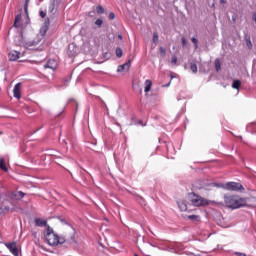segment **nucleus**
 Masks as SVG:
<instances>
[{
    "label": "nucleus",
    "instance_id": "f257e3e1",
    "mask_svg": "<svg viewBox=\"0 0 256 256\" xmlns=\"http://www.w3.org/2000/svg\"><path fill=\"white\" fill-rule=\"evenodd\" d=\"M50 25L51 20L49 18H45L44 23L40 28L39 34H37V36L33 40H25V29H22L20 35L15 36L14 38L15 45H17V47L24 46L26 47V49H29V47H35L36 45H39L41 41H43L45 35H47Z\"/></svg>",
    "mask_w": 256,
    "mask_h": 256
},
{
    "label": "nucleus",
    "instance_id": "f03ea898",
    "mask_svg": "<svg viewBox=\"0 0 256 256\" xmlns=\"http://www.w3.org/2000/svg\"><path fill=\"white\" fill-rule=\"evenodd\" d=\"M224 203L228 209H241V207H251L247 203V199L241 198L237 195H225Z\"/></svg>",
    "mask_w": 256,
    "mask_h": 256
},
{
    "label": "nucleus",
    "instance_id": "7ed1b4c3",
    "mask_svg": "<svg viewBox=\"0 0 256 256\" xmlns=\"http://www.w3.org/2000/svg\"><path fill=\"white\" fill-rule=\"evenodd\" d=\"M45 233L46 242L51 247H57V245H63L65 243V236L57 235L51 226H47Z\"/></svg>",
    "mask_w": 256,
    "mask_h": 256
},
{
    "label": "nucleus",
    "instance_id": "20e7f679",
    "mask_svg": "<svg viewBox=\"0 0 256 256\" xmlns=\"http://www.w3.org/2000/svg\"><path fill=\"white\" fill-rule=\"evenodd\" d=\"M0 195H5L13 207H15V201H21V199L25 197V193L23 191H5L4 187L0 188Z\"/></svg>",
    "mask_w": 256,
    "mask_h": 256
},
{
    "label": "nucleus",
    "instance_id": "39448f33",
    "mask_svg": "<svg viewBox=\"0 0 256 256\" xmlns=\"http://www.w3.org/2000/svg\"><path fill=\"white\" fill-rule=\"evenodd\" d=\"M193 198L191 199V204L194 207H207V205H211V201L205 199L202 196H199L195 193H192Z\"/></svg>",
    "mask_w": 256,
    "mask_h": 256
},
{
    "label": "nucleus",
    "instance_id": "423d86ee",
    "mask_svg": "<svg viewBox=\"0 0 256 256\" xmlns=\"http://www.w3.org/2000/svg\"><path fill=\"white\" fill-rule=\"evenodd\" d=\"M224 189L225 191H243V185L239 182H227Z\"/></svg>",
    "mask_w": 256,
    "mask_h": 256
},
{
    "label": "nucleus",
    "instance_id": "0eeeda50",
    "mask_svg": "<svg viewBox=\"0 0 256 256\" xmlns=\"http://www.w3.org/2000/svg\"><path fill=\"white\" fill-rule=\"evenodd\" d=\"M5 246L10 251V253H12L13 256H19V249L17 248L16 242L6 243Z\"/></svg>",
    "mask_w": 256,
    "mask_h": 256
},
{
    "label": "nucleus",
    "instance_id": "6e6552de",
    "mask_svg": "<svg viewBox=\"0 0 256 256\" xmlns=\"http://www.w3.org/2000/svg\"><path fill=\"white\" fill-rule=\"evenodd\" d=\"M22 83L18 82L14 88H13V95L15 97V99H21V87H22Z\"/></svg>",
    "mask_w": 256,
    "mask_h": 256
},
{
    "label": "nucleus",
    "instance_id": "1a4fd4ad",
    "mask_svg": "<svg viewBox=\"0 0 256 256\" xmlns=\"http://www.w3.org/2000/svg\"><path fill=\"white\" fill-rule=\"evenodd\" d=\"M19 57H21V52H19L17 50H11L8 53L9 61H17V59H19Z\"/></svg>",
    "mask_w": 256,
    "mask_h": 256
},
{
    "label": "nucleus",
    "instance_id": "9d476101",
    "mask_svg": "<svg viewBox=\"0 0 256 256\" xmlns=\"http://www.w3.org/2000/svg\"><path fill=\"white\" fill-rule=\"evenodd\" d=\"M130 68H131V60H128L126 63L118 66L117 72L123 73V71H129Z\"/></svg>",
    "mask_w": 256,
    "mask_h": 256
},
{
    "label": "nucleus",
    "instance_id": "9b49d317",
    "mask_svg": "<svg viewBox=\"0 0 256 256\" xmlns=\"http://www.w3.org/2000/svg\"><path fill=\"white\" fill-rule=\"evenodd\" d=\"M44 69H52V71H55V69H57V61L54 59L48 60L47 63L44 64Z\"/></svg>",
    "mask_w": 256,
    "mask_h": 256
},
{
    "label": "nucleus",
    "instance_id": "f8f14e48",
    "mask_svg": "<svg viewBox=\"0 0 256 256\" xmlns=\"http://www.w3.org/2000/svg\"><path fill=\"white\" fill-rule=\"evenodd\" d=\"M35 225L36 227H46V230H47V227H49V225L47 224V220H43L41 218L35 219Z\"/></svg>",
    "mask_w": 256,
    "mask_h": 256
},
{
    "label": "nucleus",
    "instance_id": "ddd939ff",
    "mask_svg": "<svg viewBox=\"0 0 256 256\" xmlns=\"http://www.w3.org/2000/svg\"><path fill=\"white\" fill-rule=\"evenodd\" d=\"M205 187H216V189H225V184L212 182L205 184Z\"/></svg>",
    "mask_w": 256,
    "mask_h": 256
},
{
    "label": "nucleus",
    "instance_id": "4468645a",
    "mask_svg": "<svg viewBox=\"0 0 256 256\" xmlns=\"http://www.w3.org/2000/svg\"><path fill=\"white\" fill-rule=\"evenodd\" d=\"M22 19H23V16H21V14L16 15L13 27H15L16 29H19V27H21Z\"/></svg>",
    "mask_w": 256,
    "mask_h": 256
},
{
    "label": "nucleus",
    "instance_id": "2eb2a0df",
    "mask_svg": "<svg viewBox=\"0 0 256 256\" xmlns=\"http://www.w3.org/2000/svg\"><path fill=\"white\" fill-rule=\"evenodd\" d=\"M186 219H189L190 221H193L194 223H199L201 221V216L200 215H188L186 216Z\"/></svg>",
    "mask_w": 256,
    "mask_h": 256
},
{
    "label": "nucleus",
    "instance_id": "dca6fc26",
    "mask_svg": "<svg viewBox=\"0 0 256 256\" xmlns=\"http://www.w3.org/2000/svg\"><path fill=\"white\" fill-rule=\"evenodd\" d=\"M244 39H245L247 47L249 49H253V43H251V36H249V34H245Z\"/></svg>",
    "mask_w": 256,
    "mask_h": 256
},
{
    "label": "nucleus",
    "instance_id": "f3484780",
    "mask_svg": "<svg viewBox=\"0 0 256 256\" xmlns=\"http://www.w3.org/2000/svg\"><path fill=\"white\" fill-rule=\"evenodd\" d=\"M153 86V82L151 80L145 81V93H149L151 91V87Z\"/></svg>",
    "mask_w": 256,
    "mask_h": 256
},
{
    "label": "nucleus",
    "instance_id": "a211bd4d",
    "mask_svg": "<svg viewBox=\"0 0 256 256\" xmlns=\"http://www.w3.org/2000/svg\"><path fill=\"white\" fill-rule=\"evenodd\" d=\"M0 169L5 172L9 171L7 165H5V159L3 158H0Z\"/></svg>",
    "mask_w": 256,
    "mask_h": 256
},
{
    "label": "nucleus",
    "instance_id": "6ab92c4d",
    "mask_svg": "<svg viewBox=\"0 0 256 256\" xmlns=\"http://www.w3.org/2000/svg\"><path fill=\"white\" fill-rule=\"evenodd\" d=\"M178 207L180 209V211H187V204H185V202L183 201H178Z\"/></svg>",
    "mask_w": 256,
    "mask_h": 256
},
{
    "label": "nucleus",
    "instance_id": "aec40b11",
    "mask_svg": "<svg viewBox=\"0 0 256 256\" xmlns=\"http://www.w3.org/2000/svg\"><path fill=\"white\" fill-rule=\"evenodd\" d=\"M96 12L98 13V15H103L105 13V8H103V6L98 5L96 7Z\"/></svg>",
    "mask_w": 256,
    "mask_h": 256
},
{
    "label": "nucleus",
    "instance_id": "412c9836",
    "mask_svg": "<svg viewBox=\"0 0 256 256\" xmlns=\"http://www.w3.org/2000/svg\"><path fill=\"white\" fill-rule=\"evenodd\" d=\"M241 87V81L240 80H234L232 83V88L233 89H239Z\"/></svg>",
    "mask_w": 256,
    "mask_h": 256
},
{
    "label": "nucleus",
    "instance_id": "4be33fe9",
    "mask_svg": "<svg viewBox=\"0 0 256 256\" xmlns=\"http://www.w3.org/2000/svg\"><path fill=\"white\" fill-rule=\"evenodd\" d=\"M94 24L96 25V27H98V29H101V27H103V19L98 18Z\"/></svg>",
    "mask_w": 256,
    "mask_h": 256
},
{
    "label": "nucleus",
    "instance_id": "5701e85b",
    "mask_svg": "<svg viewBox=\"0 0 256 256\" xmlns=\"http://www.w3.org/2000/svg\"><path fill=\"white\" fill-rule=\"evenodd\" d=\"M191 41L194 45V49H199V40H197V38H195V37H192Z\"/></svg>",
    "mask_w": 256,
    "mask_h": 256
},
{
    "label": "nucleus",
    "instance_id": "b1692460",
    "mask_svg": "<svg viewBox=\"0 0 256 256\" xmlns=\"http://www.w3.org/2000/svg\"><path fill=\"white\" fill-rule=\"evenodd\" d=\"M215 69L217 72L221 71V61L219 59L215 60Z\"/></svg>",
    "mask_w": 256,
    "mask_h": 256
},
{
    "label": "nucleus",
    "instance_id": "393cba45",
    "mask_svg": "<svg viewBox=\"0 0 256 256\" xmlns=\"http://www.w3.org/2000/svg\"><path fill=\"white\" fill-rule=\"evenodd\" d=\"M190 69H191L192 73H197V63L191 62Z\"/></svg>",
    "mask_w": 256,
    "mask_h": 256
},
{
    "label": "nucleus",
    "instance_id": "a878e982",
    "mask_svg": "<svg viewBox=\"0 0 256 256\" xmlns=\"http://www.w3.org/2000/svg\"><path fill=\"white\" fill-rule=\"evenodd\" d=\"M49 11L50 13H53V11H55V0L50 1Z\"/></svg>",
    "mask_w": 256,
    "mask_h": 256
},
{
    "label": "nucleus",
    "instance_id": "bb28decb",
    "mask_svg": "<svg viewBox=\"0 0 256 256\" xmlns=\"http://www.w3.org/2000/svg\"><path fill=\"white\" fill-rule=\"evenodd\" d=\"M153 43H155V45L159 43V34H157V32L153 33Z\"/></svg>",
    "mask_w": 256,
    "mask_h": 256
},
{
    "label": "nucleus",
    "instance_id": "cd10ccee",
    "mask_svg": "<svg viewBox=\"0 0 256 256\" xmlns=\"http://www.w3.org/2000/svg\"><path fill=\"white\" fill-rule=\"evenodd\" d=\"M31 0H25V4H24V11H25V13H26V15H28V8H29V2H30Z\"/></svg>",
    "mask_w": 256,
    "mask_h": 256
},
{
    "label": "nucleus",
    "instance_id": "c85d7f7f",
    "mask_svg": "<svg viewBox=\"0 0 256 256\" xmlns=\"http://www.w3.org/2000/svg\"><path fill=\"white\" fill-rule=\"evenodd\" d=\"M116 56H117L118 58L123 57V50H121V48H117V49H116Z\"/></svg>",
    "mask_w": 256,
    "mask_h": 256
},
{
    "label": "nucleus",
    "instance_id": "c756f323",
    "mask_svg": "<svg viewBox=\"0 0 256 256\" xmlns=\"http://www.w3.org/2000/svg\"><path fill=\"white\" fill-rule=\"evenodd\" d=\"M11 208L9 206H5L4 208L3 207H0V216L3 215V213H5V211H9Z\"/></svg>",
    "mask_w": 256,
    "mask_h": 256
},
{
    "label": "nucleus",
    "instance_id": "7c9ffc66",
    "mask_svg": "<svg viewBox=\"0 0 256 256\" xmlns=\"http://www.w3.org/2000/svg\"><path fill=\"white\" fill-rule=\"evenodd\" d=\"M39 15H40L41 19H45V17H47V12L41 10V11L39 12Z\"/></svg>",
    "mask_w": 256,
    "mask_h": 256
},
{
    "label": "nucleus",
    "instance_id": "2f4dec72",
    "mask_svg": "<svg viewBox=\"0 0 256 256\" xmlns=\"http://www.w3.org/2000/svg\"><path fill=\"white\" fill-rule=\"evenodd\" d=\"M181 41H182V47H187V39L185 37H182Z\"/></svg>",
    "mask_w": 256,
    "mask_h": 256
},
{
    "label": "nucleus",
    "instance_id": "473e14b6",
    "mask_svg": "<svg viewBox=\"0 0 256 256\" xmlns=\"http://www.w3.org/2000/svg\"><path fill=\"white\" fill-rule=\"evenodd\" d=\"M108 17H109L110 21H113V19H115V13L110 12Z\"/></svg>",
    "mask_w": 256,
    "mask_h": 256
},
{
    "label": "nucleus",
    "instance_id": "72a5a7b5",
    "mask_svg": "<svg viewBox=\"0 0 256 256\" xmlns=\"http://www.w3.org/2000/svg\"><path fill=\"white\" fill-rule=\"evenodd\" d=\"M171 63H172L173 65L177 64V57H176V56H173V57H172Z\"/></svg>",
    "mask_w": 256,
    "mask_h": 256
},
{
    "label": "nucleus",
    "instance_id": "f704fd0d",
    "mask_svg": "<svg viewBox=\"0 0 256 256\" xmlns=\"http://www.w3.org/2000/svg\"><path fill=\"white\" fill-rule=\"evenodd\" d=\"M138 125H141L142 127H147V123H143L142 120L138 121Z\"/></svg>",
    "mask_w": 256,
    "mask_h": 256
},
{
    "label": "nucleus",
    "instance_id": "c9c22d12",
    "mask_svg": "<svg viewBox=\"0 0 256 256\" xmlns=\"http://www.w3.org/2000/svg\"><path fill=\"white\" fill-rule=\"evenodd\" d=\"M160 53H161V55H165V48L164 47H160Z\"/></svg>",
    "mask_w": 256,
    "mask_h": 256
},
{
    "label": "nucleus",
    "instance_id": "e433bc0d",
    "mask_svg": "<svg viewBox=\"0 0 256 256\" xmlns=\"http://www.w3.org/2000/svg\"><path fill=\"white\" fill-rule=\"evenodd\" d=\"M252 20L256 23V12H253V14H252Z\"/></svg>",
    "mask_w": 256,
    "mask_h": 256
},
{
    "label": "nucleus",
    "instance_id": "4c0bfd02",
    "mask_svg": "<svg viewBox=\"0 0 256 256\" xmlns=\"http://www.w3.org/2000/svg\"><path fill=\"white\" fill-rule=\"evenodd\" d=\"M140 203H141L142 205H145V200H144L143 198H140Z\"/></svg>",
    "mask_w": 256,
    "mask_h": 256
},
{
    "label": "nucleus",
    "instance_id": "58836bf2",
    "mask_svg": "<svg viewBox=\"0 0 256 256\" xmlns=\"http://www.w3.org/2000/svg\"><path fill=\"white\" fill-rule=\"evenodd\" d=\"M220 3H221L222 5H225V3H227V1H225V0H220Z\"/></svg>",
    "mask_w": 256,
    "mask_h": 256
},
{
    "label": "nucleus",
    "instance_id": "ea45409f",
    "mask_svg": "<svg viewBox=\"0 0 256 256\" xmlns=\"http://www.w3.org/2000/svg\"><path fill=\"white\" fill-rule=\"evenodd\" d=\"M118 39L123 40V36L121 34L118 35Z\"/></svg>",
    "mask_w": 256,
    "mask_h": 256
},
{
    "label": "nucleus",
    "instance_id": "a19ab883",
    "mask_svg": "<svg viewBox=\"0 0 256 256\" xmlns=\"http://www.w3.org/2000/svg\"><path fill=\"white\" fill-rule=\"evenodd\" d=\"M89 16H90V17H93V12H89Z\"/></svg>",
    "mask_w": 256,
    "mask_h": 256
},
{
    "label": "nucleus",
    "instance_id": "79ce46f5",
    "mask_svg": "<svg viewBox=\"0 0 256 256\" xmlns=\"http://www.w3.org/2000/svg\"><path fill=\"white\" fill-rule=\"evenodd\" d=\"M61 222L62 223H67V221L65 219H62Z\"/></svg>",
    "mask_w": 256,
    "mask_h": 256
},
{
    "label": "nucleus",
    "instance_id": "37998d69",
    "mask_svg": "<svg viewBox=\"0 0 256 256\" xmlns=\"http://www.w3.org/2000/svg\"><path fill=\"white\" fill-rule=\"evenodd\" d=\"M116 125H118V127H121V125L119 123H116Z\"/></svg>",
    "mask_w": 256,
    "mask_h": 256
},
{
    "label": "nucleus",
    "instance_id": "c03bdc74",
    "mask_svg": "<svg viewBox=\"0 0 256 256\" xmlns=\"http://www.w3.org/2000/svg\"><path fill=\"white\" fill-rule=\"evenodd\" d=\"M59 1H63V0H59Z\"/></svg>",
    "mask_w": 256,
    "mask_h": 256
}]
</instances>
